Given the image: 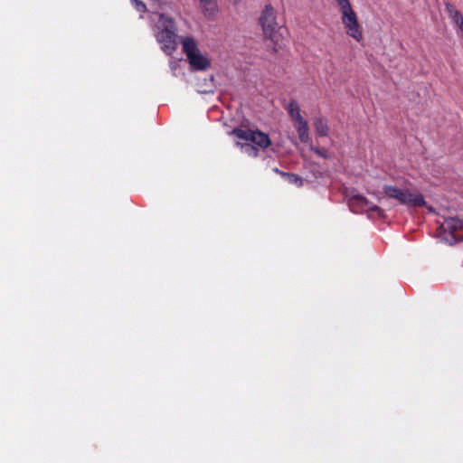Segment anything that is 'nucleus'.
Masks as SVG:
<instances>
[{
	"mask_svg": "<svg viewBox=\"0 0 463 463\" xmlns=\"http://www.w3.org/2000/svg\"><path fill=\"white\" fill-rule=\"evenodd\" d=\"M228 134L245 141L244 143L237 141L235 145L240 147L241 151L252 157L259 156L260 149L264 150L271 145L269 135L259 129L252 130L235 128Z\"/></svg>",
	"mask_w": 463,
	"mask_h": 463,
	"instance_id": "f257e3e1",
	"label": "nucleus"
},
{
	"mask_svg": "<svg viewBox=\"0 0 463 463\" xmlns=\"http://www.w3.org/2000/svg\"><path fill=\"white\" fill-rule=\"evenodd\" d=\"M158 15V22L154 27L155 37L161 50L167 55L177 49V27L175 19L165 13L153 12Z\"/></svg>",
	"mask_w": 463,
	"mask_h": 463,
	"instance_id": "f03ea898",
	"label": "nucleus"
},
{
	"mask_svg": "<svg viewBox=\"0 0 463 463\" xmlns=\"http://www.w3.org/2000/svg\"><path fill=\"white\" fill-rule=\"evenodd\" d=\"M182 44L183 51L193 71H206L211 67V61L206 55L201 53L194 38H184Z\"/></svg>",
	"mask_w": 463,
	"mask_h": 463,
	"instance_id": "7ed1b4c3",
	"label": "nucleus"
},
{
	"mask_svg": "<svg viewBox=\"0 0 463 463\" xmlns=\"http://www.w3.org/2000/svg\"><path fill=\"white\" fill-rule=\"evenodd\" d=\"M383 192L388 198L396 200L402 205L421 207L426 204L421 194H411L409 189L399 188L395 185H384Z\"/></svg>",
	"mask_w": 463,
	"mask_h": 463,
	"instance_id": "20e7f679",
	"label": "nucleus"
},
{
	"mask_svg": "<svg viewBox=\"0 0 463 463\" xmlns=\"http://www.w3.org/2000/svg\"><path fill=\"white\" fill-rule=\"evenodd\" d=\"M258 24L261 27L265 39L277 41V33L280 26L277 22V11L270 4L266 5L262 9Z\"/></svg>",
	"mask_w": 463,
	"mask_h": 463,
	"instance_id": "39448f33",
	"label": "nucleus"
},
{
	"mask_svg": "<svg viewBox=\"0 0 463 463\" xmlns=\"http://www.w3.org/2000/svg\"><path fill=\"white\" fill-rule=\"evenodd\" d=\"M439 238L449 245L463 241V220L449 218L439 228Z\"/></svg>",
	"mask_w": 463,
	"mask_h": 463,
	"instance_id": "423d86ee",
	"label": "nucleus"
},
{
	"mask_svg": "<svg viewBox=\"0 0 463 463\" xmlns=\"http://www.w3.org/2000/svg\"><path fill=\"white\" fill-rule=\"evenodd\" d=\"M340 11L342 14L341 20L345 26L346 33L359 42L362 39V30L355 12L351 5L340 8Z\"/></svg>",
	"mask_w": 463,
	"mask_h": 463,
	"instance_id": "0eeeda50",
	"label": "nucleus"
},
{
	"mask_svg": "<svg viewBox=\"0 0 463 463\" xmlns=\"http://www.w3.org/2000/svg\"><path fill=\"white\" fill-rule=\"evenodd\" d=\"M348 205L351 211L354 213H358L360 211L367 212L368 217L370 219L373 218L374 213L376 212V205L360 194L353 195L348 201Z\"/></svg>",
	"mask_w": 463,
	"mask_h": 463,
	"instance_id": "6e6552de",
	"label": "nucleus"
},
{
	"mask_svg": "<svg viewBox=\"0 0 463 463\" xmlns=\"http://www.w3.org/2000/svg\"><path fill=\"white\" fill-rule=\"evenodd\" d=\"M202 12L208 20H214L218 12L217 0H199Z\"/></svg>",
	"mask_w": 463,
	"mask_h": 463,
	"instance_id": "1a4fd4ad",
	"label": "nucleus"
},
{
	"mask_svg": "<svg viewBox=\"0 0 463 463\" xmlns=\"http://www.w3.org/2000/svg\"><path fill=\"white\" fill-rule=\"evenodd\" d=\"M314 127H315L316 133L319 137H327L328 136L329 128H328L327 120L325 118H323V117L316 118L315 121H314Z\"/></svg>",
	"mask_w": 463,
	"mask_h": 463,
	"instance_id": "9d476101",
	"label": "nucleus"
},
{
	"mask_svg": "<svg viewBox=\"0 0 463 463\" xmlns=\"http://www.w3.org/2000/svg\"><path fill=\"white\" fill-rule=\"evenodd\" d=\"M288 112L291 118L295 120L297 123L304 121V118L300 114V109L298 103L295 100H291L288 105Z\"/></svg>",
	"mask_w": 463,
	"mask_h": 463,
	"instance_id": "9b49d317",
	"label": "nucleus"
},
{
	"mask_svg": "<svg viewBox=\"0 0 463 463\" xmlns=\"http://www.w3.org/2000/svg\"><path fill=\"white\" fill-rule=\"evenodd\" d=\"M308 125L307 120L301 121L298 123V138L302 143H307L309 140V133H308Z\"/></svg>",
	"mask_w": 463,
	"mask_h": 463,
	"instance_id": "f8f14e48",
	"label": "nucleus"
},
{
	"mask_svg": "<svg viewBox=\"0 0 463 463\" xmlns=\"http://www.w3.org/2000/svg\"><path fill=\"white\" fill-rule=\"evenodd\" d=\"M289 184H296L300 187L303 185V179L297 174L289 173L286 179Z\"/></svg>",
	"mask_w": 463,
	"mask_h": 463,
	"instance_id": "ddd939ff",
	"label": "nucleus"
},
{
	"mask_svg": "<svg viewBox=\"0 0 463 463\" xmlns=\"http://www.w3.org/2000/svg\"><path fill=\"white\" fill-rule=\"evenodd\" d=\"M131 5L138 13L144 14L147 11L146 5L141 0H130Z\"/></svg>",
	"mask_w": 463,
	"mask_h": 463,
	"instance_id": "4468645a",
	"label": "nucleus"
},
{
	"mask_svg": "<svg viewBox=\"0 0 463 463\" xmlns=\"http://www.w3.org/2000/svg\"><path fill=\"white\" fill-rule=\"evenodd\" d=\"M445 8L448 14H449V17H451L454 14V12H458L454 5L449 2L445 3Z\"/></svg>",
	"mask_w": 463,
	"mask_h": 463,
	"instance_id": "2eb2a0df",
	"label": "nucleus"
},
{
	"mask_svg": "<svg viewBox=\"0 0 463 463\" xmlns=\"http://www.w3.org/2000/svg\"><path fill=\"white\" fill-rule=\"evenodd\" d=\"M455 24H458L460 19H463V15L459 11L454 12V14L450 17Z\"/></svg>",
	"mask_w": 463,
	"mask_h": 463,
	"instance_id": "dca6fc26",
	"label": "nucleus"
},
{
	"mask_svg": "<svg viewBox=\"0 0 463 463\" xmlns=\"http://www.w3.org/2000/svg\"><path fill=\"white\" fill-rule=\"evenodd\" d=\"M340 8L351 5L349 0H335Z\"/></svg>",
	"mask_w": 463,
	"mask_h": 463,
	"instance_id": "f3484780",
	"label": "nucleus"
},
{
	"mask_svg": "<svg viewBox=\"0 0 463 463\" xmlns=\"http://www.w3.org/2000/svg\"><path fill=\"white\" fill-rule=\"evenodd\" d=\"M275 173L279 174V175H281L282 177H284L285 179H287V175H288L289 173L288 172H284V171H281L279 170V168H274L273 169Z\"/></svg>",
	"mask_w": 463,
	"mask_h": 463,
	"instance_id": "a211bd4d",
	"label": "nucleus"
},
{
	"mask_svg": "<svg viewBox=\"0 0 463 463\" xmlns=\"http://www.w3.org/2000/svg\"><path fill=\"white\" fill-rule=\"evenodd\" d=\"M313 150H314V152H315L317 155H318V156H322V157H326V153H325L323 150H320V149H318V148H315V149H313Z\"/></svg>",
	"mask_w": 463,
	"mask_h": 463,
	"instance_id": "6ab92c4d",
	"label": "nucleus"
},
{
	"mask_svg": "<svg viewBox=\"0 0 463 463\" xmlns=\"http://www.w3.org/2000/svg\"><path fill=\"white\" fill-rule=\"evenodd\" d=\"M377 213H378V219L383 215V211L379 207H378Z\"/></svg>",
	"mask_w": 463,
	"mask_h": 463,
	"instance_id": "aec40b11",
	"label": "nucleus"
},
{
	"mask_svg": "<svg viewBox=\"0 0 463 463\" xmlns=\"http://www.w3.org/2000/svg\"><path fill=\"white\" fill-rule=\"evenodd\" d=\"M457 24L458 25V27H462L463 26V18L460 19V21Z\"/></svg>",
	"mask_w": 463,
	"mask_h": 463,
	"instance_id": "412c9836",
	"label": "nucleus"
},
{
	"mask_svg": "<svg viewBox=\"0 0 463 463\" xmlns=\"http://www.w3.org/2000/svg\"><path fill=\"white\" fill-rule=\"evenodd\" d=\"M460 31L463 33V26L462 27H459Z\"/></svg>",
	"mask_w": 463,
	"mask_h": 463,
	"instance_id": "4be33fe9",
	"label": "nucleus"
}]
</instances>
